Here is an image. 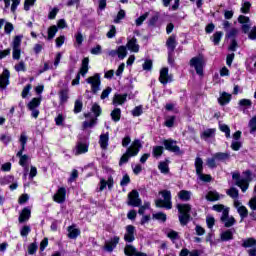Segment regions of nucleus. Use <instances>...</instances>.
<instances>
[{"instance_id":"nucleus-47","label":"nucleus","mask_w":256,"mask_h":256,"mask_svg":"<svg viewBox=\"0 0 256 256\" xmlns=\"http://www.w3.org/2000/svg\"><path fill=\"white\" fill-rule=\"evenodd\" d=\"M19 142L22 147V151H25V146L27 145V134L25 132L21 133Z\"/></svg>"},{"instance_id":"nucleus-30","label":"nucleus","mask_w":256,"mask_h":256,"mask_svg":"<svg viewBox=\"0 0 256 256\" xmlns=\"http://www.w3.org/2000/svg\"><path fill=\"white\" fill-rule=\"evenodd\" d=\"M216 161H227L230 159L231 154L229 152H217L214 154Z\"/></svg>"},{"instance_id":"nucleus-34","label":"nucleus","mask_w":256,"mask_h":256,"mask_svg":"<svg viewBox=\"0 0 256 256\" xmlns=\"http://www.w3.org/2000/svg\"><path fill=\"white\" fill-rule=\"evenodd\" d=\"M178 197H179V199H181V201H190L191 200V191L181 190L178 193Z\"/></svg>"},{"instance_id":"nucleus-21","label":"nucleus","mask_w":256,"mask_h":256,"mask_svg":"<svg viewBox=\"0 0 256 256\" xmlns=\"http://www.w3.org/2000/svg\"><path fill=\"white\" fill-rule=\"evenodd\" d=\"M119 239V236H114L110 241H107L104 246L105 251H108V253L113 252V249L119 244Z\"/></svg>"},{"instance_id":"nucleus-39","label":"nucleus","mask_w":256,"mask_h":256,"mask_svg":"<svg viewBox=\"0 0 256 256\" xmlns=\"http://www.w3.org/2000/svg\"><path fill=\"white\" fill-rule=\"evenodd\" d=\"M233 239V232L231 230H226L221 234L222 241H231Z\"/></svg>"},{"instance_id":"nucleus-31","label":"nucleus","mask_w":256,"mask_h":256,"mask_svg":"<svg viewBox=\"0 0 256 256\" xmlns=\"http://www.w3.org/2000/svg\"><path fill=\"white\" fill-rule=\"evenodd\" d=\"M226 195H228V197H231V199H234L235 201H239V190H237V188H230L226 191Z\"/></svg>"},{"instance_id":"nucleus-38","label":"nucleus","mask_w":256,"mask_h":256,"mask_svg":"<svg viewBox=\"0 0 256 256\" xmlns=\"http://www.w3.org/2000/svg\"><path fill=\"white\" fill-rule=\"evenodd\" d=\"M152 155L156 159H158V157H161V155H163V146H154L152 150Z\"/></svg>"},{"instance_id":"nucleus-56","label":"nucleus","mask_w":256,"mask_h":256,"mask_svg":"<svg viewBox=\"0 0 256 256\" xmlns=\"http://www.w3.org/2000/svg\"><path fill=\"white\" fill-rule=\"evenodd\" d=\"M149 17V12L144 13L142 16L136 19V25L137 27H140V25H143V21Z\"/></svg>"},{"instance_id":"nucleus-4","label":"nucleus","mask_w":256,"mask_h":256,"mask_svg":"<svg viewBox=\"0 0 256 256\" xmlns=\"http://www.w3.org/2000/svg\"><path fill=\"white\" fill-rule=\"evenodd\" d=\"M177 209L179 211L178 219L181 225H187L191 219V205L189 204H177Z\"/></svg>"},{"instance_id":"nucleus-60","label":"nucleus","mask_w":256,"mask_h":256,"mask_svg":"<svg viewBox=\"0 0 256 256\" xmlns=\"http://www.w3.org/2000/svg\"><path fill=\"white\" fill-rule=\"evenodd\" d=\"M117 33V29L115 28L114 25L110 26V31L107 32L106 37H108V39H113V37H115Z\"/></svg>"},{"instance_id":"nucleus-23","label":"nucleus","mask_w":256,"mask_h":256,"mask_svg":"<svg viewBox=\"0 0 256 256\" xmlns=\"http://www.w3.org/2000/svg\"><path fill=\"white\" fill-rule=\"evenodd\" d=\"M216 131L215 128H208L201 133L200 138L203 139V141H209V139L215 138Z\"/></svg>"},{"instance_id":"nucleus-64","label":"nucleus","mask_w":256,"mask_h":256,"mask_svg":"<svg viewBox=\"0 0 256 256\" xmlns=\"http://www.w3.org/2000/svg\"><path fill=\"white\" fill-rule=\"evenodd\" d=\"M248 38L251 39V41H256V26L250 30Z\"/></svg>"},{"instance_id":"nucleus-2","label":"nucleus","mask_w":256,"mask_h":256,"mask_svg":"<svg viewBox=\"0 0 256 256\" xmlns=\"http://www.w3.org/2000/svg\"><path fill=\"white\" fill-rule=\"evenodd\" d=\"M91 111L94 113V116L92 113L84 114V117L89 120L83 122V129H91V127H95V124L97 123V117L101 115V106L98 104H93Z\"/></svg>"},{"instance_id":"nucleus-7","label":"nucleus","mask_w":256,"mask_h":256,"mask_svg":"<svg viewBox=\"0 0 256 256\" xmlns=\"http://www.w3.org/2000/svg\"><path fill=\"white\" fill-rule=\"evenodd\" d=\"M86 83L91 86L92 93H97L101 90V75L94 74L86 79Z\"/></svg>"},{"instance_id":"nucleus-16","label":"nucleus","mask_w":256,"mask_h":256,"mask_svg":"<svg viewBox=\"0 0 256 256\" xmlns=\"http://www.w3.org/2000/svg\"><path fill=\"white\" fill-rule=\"evenodd\" d=\"M159 81L160 83H162V85H167L168 83H171V81H173L172 76L169 75V68H162L160 70Z\"/></svg>"},{"instance_id":"nucleus-36","label":"nucleus","mask_w":256,"mask_h":256,"mask_svg":"<svg viewBox=\"0 0 256 256\" xmlns=\"http://www.w3.org/2000/svg\"><path fill=\"white\" fill-rule=\"evenodd\" d=\"M57 31H59V28H57L56 25L50 26L48 28V41H51V39H54L55 35H57Z\"/></svg>"},{"instance_id":"nucleus-33","label":"nucleus","mask_w":256,"mask_h":256,"mask_svg":"<svg viewBox=\"0 0 256 256\" xmlns=\"http://www.w3.org/2000/svg\"><path fill=\"white\" fill-rule=\"evenodd\" d=\"M229 101H231V95L227 94V92H223L218 98V102L220 103V105H227Z\"/></svg>"},{"instance_id":"nucleus-9","label":"nucleus","mask_w":256,"mask_h":256,"mask_svg":"<svg viewBox=\"0 0 256 256\" xmlns=\"http://www.w3.org/2000/svg\"><path fill=\"white\" fill-rule=\"evenodd\" d=\"M203 65H205V61L201 56L194 57L190 60V66L194 67L197 75H203Z\"/></svg>"},{"instance_id":"nucleus-25","label":"nucleus","mask_w":256,"mask_h":256,"mask_svg":"<svg viewBox=\"0 0 256 256\" xmlns=\"http://www.w3.org/2000/svg\"><path fill=\"white\" fill-rule=\"evenodd\" d=\"M166 46L168 48L169 53H173L175 48L177 47V38L175 35H171L168 40L166 41Z\"/></svg>"},{"instance_id":"nucleus-24","label":"nucleus","mask_w":256,"mask_h":256,"mask_svg":"<svg viewBox=\"0 0 256 256\" xmlns=\"http://www.w3.org/2000/svg\"><path fill=\"white\" fill-rule=\"evenodd\" d=\"M31 218V208L25 207L19 216V223H25V221H29Z\"/></svg>"},{"instance_id":"nucleus-45","label":"nucleus","mask_w":256,"mask_h":256,"mask_svg":"<svg viewBox=\"0 0 256 256\" xmlns=\"http://www.w3.org/2000/svg\"><path fill=\"white\" fill-rule=\"evenodd\" d=\"M127 57V46H119L118 47V58L121 60Z\"/></svg>"},{"instance_id":"nucleus-20","label":"nucleus","mask_w":256,"mask_h":256,"mask_svg":"<svg viewBox=\"0 0 256 256\" xmlns=\"http://www.w3.org/2000/svg\"><path fill=\"white\" fill-rule=\"evenodd\" d=\"M67 195V190L64 187L58 189L56 194L53 197V200L56 203H65V197Z\"/></svg>"},{"instance_id":"nucleus-54","label":"nucleus","mask_w":256,"mask_h":256,"mask_svg":"<svg viewBox=\"0 0 256 256\" xmlns=\"http://www.w3.org/2000/svg\"><path fill=\"white\" fill-rule=\"evenodd\" d=\"M83 109V102L81 100H76L74 104V113H81Z\"/></svg>"},{"instance_id":"nucleus-41","label":"nucleus","mask_w":256,"mask_h":256,"mask_svg":"<svg viewBox=\"0 0 256 256\" xmlns=\"http://www.w3.org/2000/svg\"><path fill=\"white\" fill-rule=\"evenodd\" d=\"M111 118H112V120H114L115 122L120 121V120H121V109L115 108V109L111 112Z\"/></svg>"},{"instance_id":"nucleus-49","label":"nucleus","mask_w":256,"mask_h":256,"mask_svg":"<svg viewBox=\"0 0 256 256\" xmlns=\"http://www.w3.org/2000/svg\"><path fill=\"white\" fill-rule=\"evenodd\" d=\"M213 210L217 211V213H224V211H229V208L225 207V205L222 204H216L213 206Z\"/></svg>"},{"instance_id":"nucleus-5","label":"nucleus","mask_w":256,"mask_h":256,"mask_svg":"<svg viewBox=\"0 0 256 256\" xmlns=\"http://www.w3.org/2000/svg\"><path fill=\"white\" fill-rule=\"evenodd\" d=\"M159 195H162L163 199H158L155 201L156 207L173 209V202H171V191L162 190L159 192Z\"/></svg>"},{"instance_id":"nucleus-53","label":"nucleus","mask_w":256,"mask_h":256,"mask_svg":"<svg viewBox=\"0 0 256 256\" xmlns=\"http://www.w3.org/2000/svg\"><path fill=\"white\" fill-rule=\"evenodd\" d=\"M147 209H151V203L149 202H145L144 205L140 206L138 210L139 215H145V211H147Z\"/></svg>"},{"instance_id":"nucleus-22","label":"nucleus","mask_w":256,"mask_h":256,"mask_svg":"<svg viewBox=\"0 0 256 256\" xmlns=\"http://www.w3.org/2000/svg\"><path fill=\"white\" fill-rule=\"evenodd\" d=\"M126 47L129 51H132V53H139L140 46L135 37L128 39Z\"/></svg>"},{"instance_id":"nucleus-32","label":"nucleus","mask_w":256,"mask_h":256,"mask_svg":"<svg viewBox=\"0 0 256 256\" xmlns=\"http://www.w3.org/2000/svg\"><path fill=\"white\" fill-rule=\"evenodd\" d=\"M195 169H196V175H199L203 173V159L201 157H197L195 159Z\"/></svg>"},{"instance_id":"nucleus-43","label":"nucleus","mask_w":256,"mask_h":256,"mask_svg":"<svg viewBox=\"0 0 256 256\" xmlns=\"http://www.w3.org/2000/svg\"><path fill=\"white\" fill-rule=\"evenodd\" d=\"M219 129L222 131V133H225V137L229 139L231 137V129L226 124H219Z\"/></svg>"},{"instance_id":"nucleus-8","label":"nucleus","mask_w":256,"mask_h":256,"mask_svg":"<svg viewBox=\"0 0 256 256\" xmlns=\"http://www.w3.org/2000/svg\"><path fill=\"white\" fill-rule=\"evenodd\" d=\"M41 105V98H33L31 102L27 104L28 111H31V117L37 119L39 117V106Z\"/></svg>"},{"instance_id":"nucleus-52","label":"nucleus","mask_w":256,"mask_h":256,"mask_svg":"<svg viewBox=\"0 0 256 256\" xmlns=\"http://www.w3.org/2000/svg\"><path fill=\"white\" fill-rule=\"evenodd\" d=\"M60 103H67V99H69V92L67 90L60 91Z\"/></svg>"},{"instance_id":"nucleus-13","label":"nucleus","mask_w":256,"mask_h":256,"mask_svg":"<svg viewBox=\"0 0 256 256\" xmlns=\"http://www.w3.org/2000/svg\"><path fill=\"white\" fill-rule=\"evenodd\" d=\"M234 207L235 209H237V212L240 215L241 221H243V219H246V217L249 215V210H247V207L241 205V201L235 200Z\"/></svg>"},{"instance_id":"nucleus-6","label":"nucleus","mask_w":256,"mask_h":256,"mask_svg":"<svg viewBox=\"0 0 256 256\" xmlns=\"http://www.w3.org/2000/svg\"><path fill=\"white\" fill-rule=\"evenodd\" d=\"M23 36H15L12 41V58L14 61H19L21 59V41Z\"/></svg>"},{"instance_id":"nucleus-40","label":"nucleus","mask_w":256,"mask_h":256,"mask_svg":"<svg viewBox=\"0 0 256 256\" xmlns=\"http://www.w3.org/2000/svg\"><path fill=\"white\" fill-rule=\"evenodd\" d=\"M254 245H256V240L254 238L245 239L243 240V243H242V247H244L245 249L249 247H254Z\"/></svg>"},{"instance_id":"nucleus-29","label":"nucleus","mask_w":256,"mask_h":256,"mask_svg":"<svg viewBox=\"0 0 256 256\" xmlns=\"http://www.w3.org/2000/svg\"><path fill=\"white\" fill-rule=\"evenodd\" d=\"M81 235V231L79 229L75 228V226H69L68 227V237L69 239H77Z\"/></svg>"},{"instance_id":"nucleus-12","label":"nucleus","mask_w":256,"mask_h":256,"mask_svg":"<svg viewBox=\"0 0 256 256\" xmlns=\"http://www.w3.org/2000/svg\"><path fill=\"white\" fill-rule=\"evenodd\" d=\"M11 77V72L9 70L4 69L2 74L0 75V89L1 91H4V89H7V86L9 85V78Z\"/></svg>"},{"instance_id":"nucleus-57","label":"nucleus","mask_w":256,"mask_h":256,"mask_svg":"<svg viewBox=\"0 0 256 256\" xmlns=\"http://www.w3.org/2000/svg\"><path fill=\"white\" fill-rule=\"evenodd\" d=\"M31 89H32L31 84H28L24 87L21 93L22 99H27V95H29V92L31 91Z\"/></svg>"},{"instance_id":"nucleus-61","label":"nucleus","mask_w":256,"mask_h":256,"mask_svg":"<svg viewBox=\"0 0 256 256\" xmlns=\"http://www.w3.org/2000/svg\"><path fill=\"white\" fill-rule=\"evenodd\" d=\"M249 127H250V133H255V131H256V116H254L249 121Z\"/></svg>"},{"instance_id":"nucleus-3","label":"nucleus","mask_w":256,"mask_h":256,"mask_svg":"<svg viewBox=\"0 0 256 256\" xmlns=\"http://www.w3.org/2000/svg\"><path fill=\"white\" fill-rule=\"evenodd\" d=\"M246 178H241V175L239 172H234L232 174V179L235 181V184L237 187H240L241 191L245 193L249 189V181H251V171L245 172Z\"/></svg>"},{"instance_id":"nucleus-19","label":"nucleus","mask_w":256,"mask_h":256,"mask_svg":"<svg viewBox=\"0 0 256 256\" xmlns=\"http://www.w3.org/2000/svg\"><path fill=\"white\" fill-rule=\"evenodd\" d=\"M89 151V143L78 142L74 150V155H83Z\"/></svg>"},{"instance_id":"nucleus-59","label":"nucleus","mask_w":256,"mask_h":256,"mask_svg":"<svg viewBox=\"0 0 256 256\" xmlns=\"http://www.w3.org/2000/svg\"><path fill=\"white\" fill-rule=\"evenodd\" d=\"M122 19H125V10H120L114 19V23H121Z\"/></svg>"},{"instance_id":"nucleus-15","label":"nucleus","mask_w":256,"mask_h":256,"mask_svg":"<svg viewBox=\"0 0 256 256\" xmlns=\"http://www.w3.org/2000/svg\"><path fill=\"white\" fill-rule=\"evenodd\" d=\"M163 145L167 151H171L172 153H179L181 149L177 146V141L172 139L164 140Z\"/></svg>"},{"instance_id":"nucleus-26","label":"nucleus","mask_w":256,"mask_h":256,"mask_svg":"<svg viewBox=\"0 0 256 256\" xmlns=\"http://www.w3.org/2000/svg\"><path fill=\"white\" fill-rule=\"evenodd\" d=\"M87 73H89V58L86 57L82 60V65L78 75H82V77H85Z\"/></svg>"},{"instance_id":"nucleus-44","label":"nucleus","mask_w":256,"mask_h":256,"mask_svg":"<svg viewBox=\"0 0 256 256\" xmlns=\"http://www.w3.org/2000/svg\"><path fill=\"white\" fill-rule=\"evenodd\" d=\"M153 219H156L157 221H162L165 223L167 221V214L163 212H158L152 215Z\"/></svg>"},{"instance_id":"nucleus-11","label":"nucleus","mask_w":256,"mask_h":256,"mask_svg":"<svg viewBox=\"0 0 256 256\" xmlns=\"http://www.w3.org/2000/svg\"><path fill=\"white\" fill-rule=\"evenodd\" d=\"M221 222L224 224V227H233L237 221L235 217L229 216V210H224L223 214L220 217Z\"/></svg>"},{"instance_id":"nucleus-48","label":"nucleus","mask_w":256,"mask_h":256,"mask_svg":"<svg viewBox=\"0 0 256 256\" xmlns=\"http://www.w3.org/2000/svg\"><path fill=\"white\" fill-rule=\"evenodd\" d=\"M200 181H203L204 183H211V175L209 174H203V172H200V174H197Z\"/></svg>"},{"instance_id":"nucleus-10","label":"nucleus","mask_w":256,"mask_h":256,"mask_svg":"<svg viewBox=\"0 0 256 256\" xmlns=\"http://www.w3.org/2000/svg\"><path fill=\"white\" fill-rule=\"evenodd\" d=\"M128 205L131 207H141V198H139V192L137 190H132L128 194Z\"/></svg>"},{"instance_id":"nucleus-35","label":"nucleus","mask_w":256,"mask_h":256,"mask_svg":"<svg viewBox=\"0 0 256 256\" xmlns=\"http://www.w3.org/2000/svg\"><path fill=\"white\" fill-rule=\"evenodd\" d=\"M206 199L208 201H219V199H221V195L218 194L217 191H210L208 192V194L206 195Z\"/></svg>"},{"instance_id":"nucleus-58","label":"nucleus","mask_w":256,"mask_h":256,"mask_svg":"<svg viewBox=\"0 0 256 256\" xmlns=\"http://www.w3.org/2000/svg\"><path fill=\"white\" fill-rule=\"evenodd\" d=\"M238 33L239 30H237V28H232L227 31L226 37H228L229 39H233V37H237Z\"/></svg>"},{"instance_id":"nucleus-18","label":"nucleus","mask_w":256,"mask_h":256,"mask_svg":"<svg viewBox=\"0 0 256 256\" xmlns=\"http://www.w3.org/2000/svg\"><path fill=\"white\" fill-rule=\"evenodd\" d=\"M124 253L126 256H145V253L138 252L137 248L131 244H127L124 248Z\"/></svg>"},{"instance_id":"nucleus-51","label":"nucleus","mask_w":256,"mask_h":256,"mask_svg":"<svg viewBox=\"0 0 256 256\" xmlns=\"http://www.w3.org/2000/svg\"><path fill=\"white\" fill-rule=\"evenodd\" d=\"M222 37H223V32L214 33L213 39H212L214 45H219Z\"/></svg>"},{"instance_id":"nucleus-37","label":"nucleus","mask_w":256,"mask_h":256,"mask_svg":"<svg viewBox=\"0 0 256 256\" xmlns=\"http://www.w3.org/2000/svg\"><path fill=\"white\" fill-rule=\"evenodd\" d=\"M14 69L17 73H25V71H27V66L25 65L24 61H20L19 63L15 64Z\"/></svg>"},{"instance_id":"nucleus-1","label":"nucleus","mask_w":256,"mask_h":256,"mask_svg":"<svg viewBox=\"0 0 256 256\" xmlns=\"http://www.w3.org/2000/svg\"><path fill=\"white\" fill-rule=\"evenodd\" d=\"M141 147H143L141 140H134L131 146L126 150V153L120 158L119 165H125V163L129 161V157H136V155H139Z\"/></svg>"},{"instance_id":"nucleus-50","label":"nucleus","mask_w":256,"mask_h":256,"mask_svg":"<svg viewBox=\"0 0 256 256\" xmlns=\"http://www.w3.org/2000/svg\"><path fill=\"white\" fill-rule=\"evenodd\" d=\"M241 13L247 14L249 11H251V3L250 2H244L240 8Z\"/></svg>"},{"instance_id":"nucleus-14","label":"nucleus","mask_w":256,"mask_h":256,"mask_svg":"<svg viewBox=\"0 0 256 256\" xmlns=\"http://www.w3.org/2000/svg\"><path fill=\"white\" fill-rule=\"evenodd\" d=\"M124 241H126V243H133L135 241V226L133 225L126 226Z\"/></svg>"},{"instance_id":"nucleus-46","label":"nucleus","mask_w":256,"mask_h":256,"mask_svg":"<svg viewBox=\"0 0 256 256\" xmlns=\"http://www.w3.org/2000/svg\"><path fill=\"white\" fill-rule=\"evenodd\" d=\"M217 158H215V154H213V157L212 158H208L206 160V164L208 165V167L210 169H215L217 167Z\"/></svg>"},{"instance_id":"nucleus-28","label":"nucleus","mask_w":256,"mask_h":256,"mask_svg":"<svg viewBox=\"0 0 256 256\" xmlns=\"http://www.w3.org/2000/svg\"><path fill=\"white\" fill-rule=\"evenodd\" d=\"M127 101V94H115L113 98V105H123Z\"/></svg>"},{"instance_id":"nucleus-17","label":"nucleus","mask_w":256,"mask_h":256,"mask_svg":"<svg viewBox=\"0 0 256 256\" xmlns=\"http://www.w3.org/2000/svg\"><path fill=\"white\" fill-rule=\"evenodd\" d=\"M238 23L242 24V31L244 33H249V29H251V20L249 19V17L240 15L238 17Z\"/></svg>"},{"instance_id":"nucleus-63","label":"nucleus","mask_w":256,"mask_h":256,"mask_svg":"<svg viewBox=\"0 0 256 256\" xmlns=\"http://www.w3.org/2000/svg\"><path fill=\"white\" fill-rule=\"evenodd\" d=\"M248 205L252 211H256V196L252 197L248 202Z\"/></svg>"},{"instance_id":"nucleus-55","label":"nucleus","mask_w":256,"mask_h":256,"mask_svg":"<svg viewBox=\"0 0 256 256\" xmlns=\"http://www.w3.org/2000/svg\"><path fill=\"white\" fill-rule=\"evenodd\" d=\"M133 117H140V115H143V107L142 106H136L132 110Z\"/></svg>"},{"instance_id":"nucleus-42","label":"nucleus","mask_w":256,"mask_h":256,"mask_svg":"<svg viewBox=\"0 0 256 256\" xmlns=\"http://www.w3.org/2000/svg\"><path fill=\"white\" fill-rule=\"evenodd\" d=\"M158 169L161 173L167 175V173H169V164L167 162H160L158 165Z\"/></svg>"},{"instance_id":"nucleus-62","label":"nucleus","mask_w":256,"mask_h":256,"mask_svg":"<svg viewBox=\"0 0 256 256\" xmlns=\"http://www.w3.org/2000/svg\"><path fill=\"white\" fill-rule=\"evenodd\" d=\"M167 237L169 239H171V241H175V240L179 239V233H177L176 231L172 230V231L167 233Z\"/></svg>"},{"instance_id":"nucleus-27","label":"nucleus","mask_w":256,"mask_h":256,"mask_svg":"<svg viewBox=\"0 0 256 256\" xmlns=\"http://www.w3.org/2000/svg\"><path fill=\"white\" fill-rule=\"evenodd\" d=\"M99 145L101 149H107L109 147V132L100 135Z\"/></svg>"}]
</instances>
